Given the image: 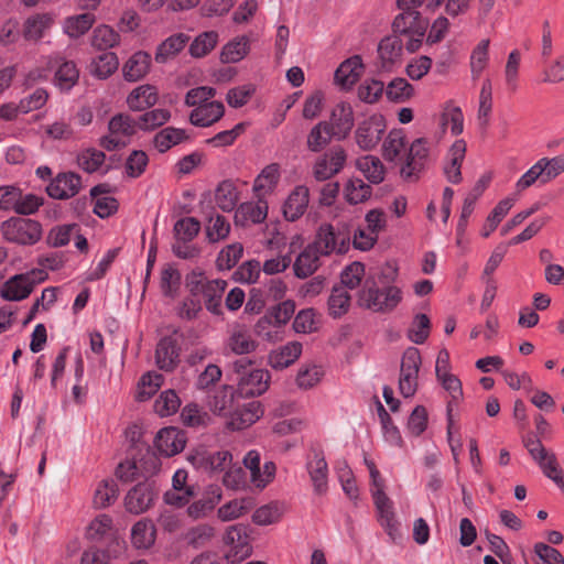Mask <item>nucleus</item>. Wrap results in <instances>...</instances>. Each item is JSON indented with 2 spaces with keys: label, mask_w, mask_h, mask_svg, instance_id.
<instances>
[{
  "label": "nucleus",
  "mask_w": 564,
  "mask_h": 564,
  "mask_svg": "<svg viewBox=\"0 0 564 564\" xmlns=\"http://www.w3.org/2000/svg\"><path fill=\"white\" fill-rule=\"evenodd\" d=\"M151 56L145 52L134 53L123 65V77L128 82H137L144 77L150 69Z\"/></svg>",
  "instance_id": "nucleus-31"
},
{
  "label": "nucleus",
  "mask_w": 564,
  "mask_h": 564,
  "mask_svg": "<svg viewBox=\"0 0 564 564\" xmlns=\"http://www.w3.org/2000/svg\"><path fill=\"white\" fill-rule=\"evenodd\" d=\"M421 361L420 351L414 347L408 348L402 356L399 389L404 398H411L416 392Z\"/></svg>",
  "instance_id": "nucleus-10"
},
{
  "label": "nucleus",
  "mask_w": 564,
  "mask_h": 564,
  "mask_svg": "<svg viewBox=\"0 0 564 564\" xmlns=\"http://www.w3.org/2000/svg\"><path fill=\"white\" fill-rule=\"evenodd\" d=\"M238 200L235 186L230 182H223L216 189L215 202L224 212H231Z\"/></svg>",
  "instance_id": "nucleus-58"
},
{
  "label": "nucleus",
  "mask_w": 564,
  "mask_h": 564,
  "mask_svg": "<svg viewBox=\"0 0 564 564\" xmlns=\"http://www.w3.org/2000/svg\"><path fill=\"white\" fill-rule=\"evenodd\" d=\"M187 285L193 295L202 294L206 308L213 314L221 313V297L227 286L224 280H208L203 273L188 276Z\"/></svg>",
  "instance_id": "nucleus-3"
},
{
  "label": "nucleus",
  "mask_w": 564,
  "mask_h": 564,
  "mask_svg": "<svg viewBox=\"0 0 564 564\" xmlns=\"http://www.w3.org/2000/svg\"><path fill=\"white\" fill-rule=\"evenodd\" d=\"M489 44L490 41L484 39L471 51L469 66L473 79H478L487 67L489 62Z\"/></svg>",
  "instance_id": "nucleus-45"
},
{
  "label": "nucleus",
  "mask_w": 564,
  "mask_h": 564,
  "mask_svg": "<svg viewBox=\"0 0 564 564\" xmlns=\"http://www.w3.org/2000/svg\"><path fill=\"white\" fill-rule=\"evenodd\" d=\"M200 230L199 221L194 217L178 219L174 225V239L193 241Z\"/></svg>",
  "instance_id": "nucleus-62"
},
{
  "label": "nucleus",
  "mask_w": 564,
  "mask_h": 564,
  "mask_svg": "<svg viewBox=\"0 0 564 564\" xmlns=\"http://www.w3.org/2000/svg\"><path fill=\"white\" fill-rule=\"evenodd\" d=\"M413 93V86L404 78H394L386 88L388 99L395 102H403L408 100L412 97Z\"/></svg>",
  "instance_id": "nucleus-63"
},
{
  "label": "nucleus",
  "mask_w": 564,
  "mask_h": 564,
  "mask_svg": "<svg viewBox=\"0 0 564 564\" xmlns=\"http://www.w3.org/2000/svg\"><path fill=\"white\" fill-rule=\"evenodd\" d=\"M280 166L276 163H271L262 169L260 174L253 182V193L256 197H265L273 193L280 181Z\"/></svg>",
  "instance_id": "nucleus-22"
},
{
  "label": "nucleus",
  "mask_w": 564,
  "mask_h": 564,
  "mask_svg": "<svg viewBox=\"0 0 564 564\" xmlns=\"http://www.w3.org/2000/svg\"><path fill=\"white\" fill-rule=\"evenodd\" d=\"M536 463L541 467L543 474L552 479L558 488L564 492V477L561 467L558 466L556 456L553 453H546L543 459H538Z\"/></svg>",
  "instance_id": "nucleus-57"
},
{
  "label": "nucleus",
  "mask_w": 564,
  "mask_h": 564,
  "mask_svg": "<svg viewBox=\"0 0 564 564\" xmlns=\"http://www.w3.org/2000/svg\"><path fill=\"white\" fill-rule=\"evenodd\" d=\"M268 216V204L262 197H257V202H246L239 205L236 210V224L247 226L249 224H261Z\"/></svg>",
  "instance_id": "nucleus-19"
},
{
  "label": "nucleus",
  "mask_w": 564,
  "mask_h": 564,
  "mask_svg": "<svg viewBox=\"0 0 564 564\" xmlns=\"http://www.w3.org/2000/svg\"><path fill=\"white\" fill-rule=\"evenodd\" d=\"M109 132L124 139H128L137 133L139 130L137 118H133L126 113H119L113 116L108 124Z\"/></svg>",
  "instance_id": "nucleus-39"
},
{
  "label": "nucleus",
  "mask_w": 564,
  "mask_h": 564,
  "mask_svg": "<svg viewBox=\"0 0 564 564\" xmlns=\"http://www.w3.org/2000/svg\"><path fill=\"white\" fill-rule=\"evenodd\" d=\"M492 110V87L491 82L486 79L482 83L479 94L478 122L479 126L486 128L489 124V118Z\"/></svg>",
  "instance_id": "nucleus-53"
},
{
  "label": "nucleus",
  "mask_w": 564,
  "mask_h": 564,
  "mask_svg": "<svg viewBox=\"0 0 564 564\" xmlns=\"http://www.w3.org/2000/svg\"><path fill=\"white\" fill-rule=\"evenodd\" d=\"M310 191L304 185L296 186L288 196L283 205V215L286 220L295 221L301 218L307 209Z\"/></svg>",
  "instance_id": "nucleus-20"
},
{
  "label": "nucleus",
  "mask_w": 564,
  "mask_h": 564,
  "mask_svg": "<svg viewBox=\"0 0 564 564\" xmlns=\"http://www.w3.org/2000/svg\"><path fill=\"white\" fill-rule=\"evenodd\" d=\"M163 376L155 371L143 375L138 384L137 399L145 401L150 399L162 386Z\"/></svg>",
  "instance_id": "nucleus-52"
},
{
  "label": "nucleus",
  "mask_w": 564,
  "mask_h": 564,
  "mask_svg": "<svg viewBox=\"0 0 564 564\" xmlns=\"http://www.w3.org/2000/svg\"><path fill=\"white\" fill-rule=\"evenodd\" d=\"M238 405L231 387H224L217 392L210 404L214 413L230 419Z\"/></svg>",
  "instance_id": "nucleus-38"
},
{
  "label": "nucleus",
  "mask_w": 564,
  "mask_h": 564,
  "mask_svg": "<svg viewBox=\"0 0 564 564\" xmlns=\"http://www.w3.org/2000/svg\"><path fill=\"white\" fill-rule=\"evenodd\" d=\"M3 238L12 243L32 246L42 237V226L39 221L12 217L1 225Z\"/></svg>",
  "instance_id": "nucleus-4"
},
{
  "label": "nucleus",
  "mask_w": 564,
  "mask_h": 564,
  "mask_svg": "<svg viewBox=\"0 0 564 564\" xmlns=\"http://www.w3.org/2000/svg\"><path fill=\"white\" fill-rule=\"evenodd\" d=\"M324 370L321 366L310 364L302 366L296 376V384L301 389H311L323 378Z\"/></svg>",
  "instance_id": "nucleus-55"
},
{
  "label": "nucleus",
  "mask_w": 564,
  "mask_h": 564,
  "mask_svg": "<svg viewBox=\"0 0 564 564\" xmlns=\"http://www.w3.org/2000/svg\"><path fill=\"white\" fill-rule=\"evenodd\" d=\"M362 61L359 55L344 61L335 72V83L344 89H349L357 83L362 73Z\"/></svg>",
  "instance_id": "nucleus-21"
},
{
  "label": "nucleus",
  "mask_w": 564,
  "mask_h": 564,
  "mask_svg": "<svg viewBox=\"0 0 564 564\" xmlns=\"http://www.w3.org/2000/svg\"><path fill=\"white\" fill-rule=\"evenodd\" d=\"M423 0H397L400 10L392 21V32L408 39L405 48L410 53L416 52L425 37L429 21L424 19L417 8Z\"/></svg>",
  "instance_id": "nucleus-1"
},
{
  "label": "nucleus",
  "mask_w": 564,
  "mask_h": 564,
  "mask_svg": "<svg viewBox=\"0 0 564 564\" xmlns=\"http://www.w3.org/2000/svg\"><path fill=\"white\" fill-rule=\"evenodd\" d=\"M243 253V247L239 242L226 246L220 250L216 259L217 268L220 270H230L234 268Z\"/></svg>",
  "instance_id": "nucleus-59"
},
{
  "label": "nucleus",
  "mask_w": 564,
  "mask_h": 564,
  "mask_svg": "<svg viewBox=\"0 0 564 564\" xmlns=\"http://www.w3.org/2000/svg\"><path fill=\"white\" fill-rule=\"evenodd\" d=\"M224 105L220 101L205 102L196 107L189 116L192 124L208 127L224 116Z\"/></svg>",
  "instance_id": "nucleus-25"
},
{
  "label": "nucleus",
  "mask_w": 564,
  "mask_h": 564,
  "mask_svg": "<svg viewBox=\"0 0 564 564\" xmlns=\"http://www.w3.org/2000/svg\"><path fill=\"white\" fill-rule=\"evenodd\" d=\"M155 447L158 451L166 456L171 457L181 453L186 444L185 433L177 427H164L156 434Z\"/></svg>",
  "instance_id": "nucleus-14"
},
{
  "label": "nucleus",
  "mask_w": 564,
  "mask_h": 564,
  "mask_svg": "<svg viewBox=\"0 0 564 564\" xmlns=\"http://www.w3.org/2000/svg\"><path fill=\"white\" fill-rule=\"evenodd\" d=\"M284 512L283 505L270 502L258 508L252 514V521L258 525H269L278 522Z\"/></svg>",
  "instance_id": "nucleus-50"
},
{
  "label": "nucleus",
  "mask_w": 564,
  "mask_h": 564,
  "mask_svg": "<svg viewBox=\"0 0 564 564\" xmlns=\"http://www.w3.org/2000/svg\"><path fill=\"white\" fill-rule=\"evenodd\" d=\"M387 273L379 276V281L367 278L359 295L361 306L373 312H388L393 310L401 301V292L398 288L388 285L389 279L395 274L394 269L388 267Z\"/></svg>",
  "instance_id": "nucleus-2"
},
{
  "label": "nucleus",
  "mask_w": 564,
  "mask_h": 564,
  "mask_svg": "<svg viewBox=\"0 0 564 564\" xmlns=\"http://www.w3.org/2000/svg\"><path fill=\"white\" fill-rule=\"evenodd\" d=\"M159 467V458L148 451L142 465L134 460H124L118 465L116 476L123 482L135 481L140 478L149 479L148 476L154 474Z\"/></svg>",
  "instance_id": "nucleus-11"
},
{
  "label": "nucleus",
  "mask_w": 564,
  "mask_h": 564,
  "mask_svg": "<svg viewBox=\"0 0 564 564\" xmlns=\"http://www.w3.org/2000/svg\"><path fill=\"white\" fill-rule=\"evenodd\" d=\"M47 278L43 269H33L26 273L15 274L1 288L0 294L7 301H22L33 291L34 286Z\"/></svg>",
  "instance_id": "nucleus-7"
},
{
  "label": "nucleus",
  "mask_w": 564,
  "mask_h": 564,
  "mask_svg": "<svg viewBox=\"0 0 564 564\" xmlns=\"http://www.w3.org/2000/svg\"><path fill=\"white\" fill-rule=\"evenodd\" d=\"M118 496V486L113 480H104L97 487L94 496V505L97 508L110 506Z\"/></svg>",
  "instance_id": "nucleus-64"
},
{
  "label": "nucleus",
  "mask_w": 564,
  "mask_h": 564,
  "mask_svg": "<svg viewBox=\"0 0 564 564\" xmlns=\"http://www.w3.org/2000/svg\"><path fill=\"white\" fill-rule=\"evenodd\" d=\"M188 41V36L184 34H175L162 42L155 53L158 63H165L169 58L181 52Z\"/></svg>",
  "instance_id": "nucleus-46"
},
{
  "label": "nucleus",
  "mask_w": 564,
  "mask_h": 564,
  "mask_svg": "<svg viewBox=\"0 0 564 564\" xmlns=\"http://www.w3.org/2000/svg\"><path fill=\"white\" fill-rule=\"evenodd\" d=\"M322 256L308 245L295 259L293 264L294 274L300 279L312 275L321 265Z\"/></svg>",
  "instance_id": "nucleus-32"
},
{
  "label": "nucleus",
  "mask_w": 564,
  "mask_h": 564,
  "mask_svg": "<svg viewBox=\"0 0 564 564\" xmlns=\"http://www.w3.org/2000/svg\"><path fill=\"white\" fill-rule=\"evenodd\" d=\"M429 154L427 141L425 139H416L411 144L404 165L401 167V175L411 180L423 169L424 162Z\"/></svg>",
  "instance_id": "nucleus-16"
},
{
  "label": "nucleus",
  "mask_w": 564,
  "mask_h": 564,
  "mask_svg": "<svg viewBox=\"0 0 564 564\" xmlns=\"http://www.w3.org/2000/svg\"><path fill=\"white\" fill-rule=\"evenodd\" d=\"M181 405V400L174 390H166L154 402V411L160 416L174 414Z\"/></svg>",
  "instance_id": "nucleus-60"
},
{
  "label": "nucleus",
  "mask_w": 564,
  "mask_h": 564,
  "mask_svg": "<svg viewBox=\"0 0 564 564\" xmlns=\"http://www.w3.org/2000/svg\"><path fill=\"white\" fill-rule=\"evenodd\" d=\"M158 101V90L151 85H141L134 88L127 97V105L131 110L141 111L154 106Z\"/></svg>",
  "instance_id": "nucleus-30"
},
{
  "label": "nucleus",
  "mask_w": 564,
  "mask_h": 564,
  "mask_svg": "<svg viewBox=\"0 0 564 564\" xmlns=\"http://www.w3.org/2000/svg\"><path fill=\"white\" fill-rule=\"evenodd\" d=\"M178 347L172 337L162 338L155 350L156 366L164 371H172L178 362Z\"/></svg>",
  "instance_id": "nucleus-23"
},
{
  "label": "nucleus",
  "mask_w": 564,
  "mask_h": 564,
  "mask_svg": "<svg viewBox=\"0 0 564 564\" xmlns=\"http://www.w3.org/2000/svg\"><path fill=\"white\" fill-rule=\"evenodd\" d=\"M159 489L154 480L138 481L124 497V508L131 514H141L154 506Z\"/></svg>",
  "instance_id": "nucleus-9"
},
{
  "label": "nucleus",
  "mask_w": 564,
  "mask_h": 564,
  "mask_svg": "<svg viewBox=\"0 0 564 564\" xmlns=\"http://www.w3.org/2000/svg\"><path fill=\"white\" fill-rule=\"evenodd\" d=\"M120 35L108 25H99L94 29L90 43L91 45L100 51H105L115 47L119 44Z\"/></svg>",
  "instance_id": "nucleus-47"
},
{
  "label": "nucleus",
  "mask_w": 564,
  "mask_h": 564,
  "mask_svg": "<svg viewBox=\"0 0 564 564\" xmlns=\"http://www.w3.org/2000/svg\"><path fill=\"white\" fill-rule=\"evenodd\" d=\"M307 471L317 494H324L327 489V463L319 452H313V457L307 462Z\"/></svg>",
  "instance_id": "nucleus-29"
},
{
  "label": "nucleus",
  "mask_w": 564,
  "mask_h": 564,
  "mask_svg": "<svg viewBox=\"0 0 564 564\" xmlns=\"http://www.w3.org/2000/svg\"><path fill=\"white\" fill-rule=\"evenodd\" d=\"M252 508L253 500L251 498L234 499L221 506L217 511V516L221 521L228 522L242 517Z\"/></svg>",
  "instance_id": "nucleus-40"
},
{
  "label": "nucleus",
  "mask_w": 564,
  "mask_h": 564,
  "mask_svg": "<svg viewBox=\"0 0 564 564\" xmlns=\"http://www.w3.org/2000/svg\"><path fill=\"white\" fill-rule=\"evenodd\" d=\"M356 165L369 182L379 184L383 181L384 166L379 158L365 155L357 160Z\"/></svg>",
  "instance_id": "nucleus-41"
},
{
  "label": "nucleus",
  "mask_w": 564,
  "mask_h": 564,
  "mask_svg": "<svg viewBox=\"0 0 564 564\" xmlns=\"http://www.w3.org/2000/svg\"><path fill=\"white\" fill-rule=\"evenodd\" d=\"M95 15L91 13H80L77 15L68 17L63 23L64 32L73 39L84 35L94 24Z\"/></svg>",
  "instance_id": "nucleus-42"
},
{
  "label": "nucleus",
  "mask_w": 564,
  "mask_h": 564,
  "mask_svg": "<svg viewBox=\"0 0 564 564\" xmlns=\"http://www.w3.org/2000/svg\"><path fill=\"white\" fill-rule=\"evenodd\" d=\"M386 123L381 116H371L359 123L355 139L358 147L364 151L375 149L382 139Z\"/></svg>",
  "instance_id": "nucleus-13"
},
{
  "label": "nucleus",
  "mask_w": 564,
  "mask_h": 564,
  "mask_svg": "<svg viewBox=\"0 0 564 564\" xmlns=\"http://www.w3.org/2000/svg\"><path fill=\"white\" fill-rule=\"evenodd\" d=\"M350 237L347 232L336 229L330 224L322 225L310 243L322 257L336 253H345L349 249Z\"/></svg>",
  "instance_id": "nucleus-8"
},
{
  "label": "nucleus",
  "mask_w": 564,
  "mask_h": 564,
  "mask_svg": "<svg viewBox=\"0 0 564 564\" xmlns=\"http://www.w3.org/2000/svg\"><path fill=\"white\" fill-rule=\"evenodd\" d=\"M78 78L79 72L75 63L72 61H63L55 73V84L64 91L70 90V88L77 83Z\"/></svg>",
  "instance_id": "nucleus-48"
},
{
  "label": "nucleus",
  "mask_w": 564,
  "mask_h": 564,
  "mask_svg": "<svg viewBox=\"0 0 564 564\" xmlns=\"http://www.w3.org/2000/svg\"><path fill=\"white\" fill-rule=\"evenodd\" d=\"M214 538L215 528L207 523L189 528L184 535L185 542L194 549L206 546Z\"/></svg>",
  "instance_id": "nucleus-44"
},
{
  "label": "nucleus",
  "mask_w": 564,
  "mask_h": 564,
  "mask_svg": "<svg viewBox=\"0 0 564 564\" xmlns=\"http://www.w3.org/2000/svg\"><path fill=\"white\" fill-rule=\"evenodd\" d=\"M330 130L335 134V139L344 140L350 133L354 127V111L349 104H337L330 113Z\"/></svg>",
  "instance_id": "nucleus-18"
},
{
  "label": "nucleus",
  "mask_w": 564,
  "mask_h": 564,
  "mask_svg": "<svg viewBox=\"0 0 564 564\" xmlns=\"http://www.w3.org/2000/svg\"><path fill=\"white\" fill-rule=\"evenodd\" d=\"M226 347L236 355H247L256 349L257 343L245 326L236 325L230 330Z\"/></svg>",
  "instance_id": "nucleus-24"
},
{
  "label": "nucleus",
  "mask_w": 564,
  "mask_h": 564,
  "mask_svg": "<svg viewBox=\"0 0 564 564\" xmlns=\"http://www.w3.org/2000/svg\"><path fill=\"white\" fill-rule=\"evenodd\" d=\"M250 364L245 359L234 364L235 371L238 376V392L240 395L253 397L260 395L267 391L269 387L270 375L264 369L249 368Z\"/></svg>",
  "instance_id": "nucleus-5"
},
{
  "label": "nucleus",
  "mask_w": 564,
  "mask_h": 564,
  "mask_svg": "<svg viewBox=\"0 0 564 564\" xmlns=\"http://www.w3.org/2000/svg\"><path fill=\"white\" fill-rule=\"evenodd\" d=\"M346 160V151L341 147H333L316 160L313 166L314 177L317 181L329 180L343 170Z\"/></svg>",
  "instance_id": "nucleus-12"
},
{
  "label": "nucleus",
  "mask_w": 564,
  "mask_h": 564,
  "mask_svg": "<svg viewBox=\"0 0 564 564\" xmlns=\"http://www.w3.org/2000/svg\"><path fill=\"white\" fill-rule=\"evenodd\" d=\"M226 551L224 560L228 564H237L249 557L252 553L248 528L242 524H234L226 529L223 538Z\"/></svg>",
  "instance_id": "nucleus-6"
},
{
  "label": "nucleus",
  "mask_w": 564,
  "mask_h": 564,
  "mask_svg": "<svg viewBox=\"0 0 564 564\" xmlns=\"http://www.w3.org/2000/svg\"><path fill=\"white\" fill-rule=\"evenodd\" d=\"M333 138H335V134L330 130L328 121H319L307 134V149L312 152H321L329 144Z\"/></svg>",
  "instance_id": "nucleus-36"
},
{
  "label": "nucleus",
  "mask_w": 564,
  "mask_h": 564,
  "mask_svg": "<svg viewBox=\"0 0 564 564\" xmlns=\"http://www.w3.org/2000/svg\"><path fill=\"white\" fill-rule=\"evenodd\" d=\"M187 139L188 135L185 130L166 127L155 134L153 143L159 152L164 153Z\"/></svg>",
  "instance_id": "nucleus-37"
},
{
  "label": "nucleus",
  "mask_w": 564,
  "mask_h": 564,
  "mask_svg": "<svg viewBox=\"0 0 564 564\" xmlns=\"http://www.w3.org/2000/svg\"><path fill=\"white\" fill-rule=\"evenodd\" d=\"M217 42L218 33L216 31L204 32L193 41L189 52L194 57H203L216 46Z\"/></svg>",
  "instance_id": "nucleus-61"
},
{
  "label": "nucleus",
  "mask_w": 564,
  "mask_h": 564,
  "mask_svg": "<svg viewBox=\"0 0 564 564\" xmlns=\"http://www.w3.org/2000/svg\"><path fill=\"white\" fill-rule=\"evenodd\" d=\"M54 19L50 13H36L29 17L23 23V37L26 41L37 42L53 25Z\"/></svg>",
  "instance_id": "nucleus-27"
},
{
  "label": "nucleus",
  "mask_w": 564,
  "mask_h": 564,
  "mask_svg": "<svg viewBox=\"0 0 564 564\" xmlns=\"http://www.w3.org/2000/svg\"><path fill=\"white\" fill-rule=\"evenodd\" d=\"M403 43L399 35L392 32L391 35L383 37L378 46V54L383 67L393 64L402 55Z\"/></svg>",
  "instance_id": "nucleus-35"
},
{
  "label": "nucleus",
  "mask_w": 564,
  "mask_h": 564,
  "mask_svg": "<svg viewBox=\"0 0 564 564\" xmlns=\"http://www.w3.org/2000/svg\"><path fill=\"white\" fill-rule=\"evenodd\" d=\"M155 528L151 520L141 519L131 529V543L135 549L147 550L154 544Z\"/></svg>",
  "instance_id": "nucleus-33"
},
{
  "label": "nucleus",
  "mask_w": 564,
  "mask_h": 564,
  "mask_svg": "<svg viewBox=\"0 0 564 564\" xmlns=\"http://www.w3.org/2000/svg\"><path fill=\"white\" fill-rule=\"evenodd\" d=\"M187 471L177 469L172 477V489L164 494V501L167 505L182 507L194 497L193 487L186 486Z\"/></svg>",
  "instance_id": "nucleus-17"
},
{
  "label": "nucleus",
  "mask_w": 564,
  "mask_h": 564,
  "mask_svg": "<svg viewBox=\"0 0 564 564\" xmlns=\"http://www.w3.org/2000/svg\"><path fill=\"white\" fill-rule=\"evenodd\" d=\"M249 39L240 36L226 44L221 52V59L225 63H237L249 52Z\"/></svg>",
  "instance_id": "nucleus-51"
},
{
  "label": "nucleus",
  "mask_w": 564,
  "mask_h": 564,
  "mask_svg": "<svg viewBox=\"0 0 564 564\" xmlns=\"http://www.w3.org/2000/svg\"><path fill=\"white\" fill-rule=\"evenodd\" d=\"M383 156L394 161L405 149V137L402 130H392L383 142Z\"/></svg>",
  "instance_id": "nucleus-56"
},
{
  "label": "nucleus",
  "mask_w": 564,
  "mask_h": 564,
  "mask_svg": "<svg viewBox=\"0 0 564 564\" xmlns=\"http://www.w3.org/2000/svg\"><path fill=\"white\" fill-rule=\"evenodd\" d=\"M230 232V224L223 215H214L208 219L206 226V237L209 242H218L228 237Z\"/></svg>",
  "instance_id": "nucleus-54"
},
{
  "label": "nucleus",
  "mask_w": 564,
  "mask_h": 564,
  "mask_svg": "<svg viewBox=\"0 0 564 564\" xmlns=\"http://www.w3.org/2000/svg\"><path fill=\"white\" fill-rule=\"evenodd\" d=\"M466 143L457 140L448 152V162L444 166V173L448 182L458 184L462 181V163L465 159Z\"/></svg>",
  "instance_id": "nucleus-26"
},
{
  "label": "nucleus",
  "mask_w": 564,
  "mask_h": 564,
  "mask_svg": "<svg viewBox=\"0 0 564 564\" xmlns=\"http://www.w3.org/2000/svg\"><path fill=\"white\" fill-rule=\"evenodd\" d=\"M263 414L261 405L251 401L243 406L238 405L230 419V426L235 430H242L257 422Z\"/></svg>",
  "instance_id": "nucleus-28"
},
{
  "label": "nucleus",
  "mask_w": 564,
  "mask_h": 564,
  "mask_svg": "<svg viewBox=\"0 0 564 564\" xmlns=\"http://www.w3.org/2000/svg\"><path fill=\"white\" fill-rule=\"evenodd\" d=\"M302 344L290 341L270 354V365L275 369H283L292 365L302 354Z\"/></svg>",
  "instance_id": "nucleus-34"
},
{
  "label": "nucleus",
  "mask_w": 564,
  "mask_h": 564,
  "mask_svg": "<svg viewBox=\"0 0 564 564\" xmlns=\"http://www.w3.org/2000/svg\"><path fill=\"white\" fill-rule=\"evenodd\" d=\"M118 66L117 55L112 52H106L93 59L89 70L99 79H106L117 70Z\"/></svg>",
  "instance_id": "nucleus-43"
},
{
  "label": "nucleus",
  "mask_w": 564,
  "mask_h": 564,
  "mask_svg": "<svg viewBox=\"0 0 564 564\" xmlns=\"http://www.w3.org/2000/svg\"><path fill=\"white\" fill-rule=\"evenodd\" d=\"M80 188V176L68 172L59 173L46 187L48 196L55 199H67L75 196Z\"/></svg>",
  "instance_id": "nucleus-15"
},
{
  "label": "nucleus",
  "mask_w": 564,
  "mask_h": 564,
  "mask_svg": "<svg viewBox=\"0 0 564 564\" xmlns=\"http://www.w3.org/2000/svg\"><path fill=\"white\" fill-rule=\"evenodd\" d=\"M350 307V295L344 286H334L328 299V312L334 318L340 317Z\"/></svg>",
  "instance_id": "nucleus-49"
}]
</instances>
